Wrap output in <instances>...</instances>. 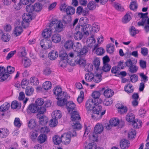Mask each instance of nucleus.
Segmentation results:
<instances>
[{"label":"nucleus","mask_w":149,"mask_h":149,"mask_svg":"<svg viewBox=\"0 0 149 149\" xmlns=\"http://www.w3.org/2000/svg\"><path fill=\"white\" fill-rule=\"evenodd\" d=\"M136 133L134 130L132 129L129 131L128 132V137L129 139H132L135 137Z\"/></svg>","instance_id":"obj_46"},{"label":"nucleus","mask_w":149,"mask_h":149,"mask_svg":"<svg viewBox=\"0 0 149 149\" xmlns=\"http://www.w3.org/2000/svg\"><path fill=\"white\" fill-rule=\"evenodd\" d=\"M22 62L25 68L29 67L31 64V60L26 57L22 58Z\"/></svg>","instance_id":"obj_24"},{"label":"nucleus","mask_w":149,"mask_h":149,"mask_svg":"<svg viewBox=\"0 0 149 149\" xmlns=\"http://www.w3.org/2000/svg\"><path fill=\"white\" fill-rule=\"evenodd\" d=\"M73 42L71 40H68L65 42L64 44V47L66 49H70L71 48H72V46H73Z\"/></svg>","instance_id":"obj_54"},{"label":"nucleus","mask_w":149,"mask_h":149,"mask_svg":"<svg viewBox=\"0 0 149 149\" xmlns=\"http://www.w3.org/2000/svg\"><path fill=\"white\" fill-rule=\"evenodd\" d=\"M21 107V104L19 103L17 101H13L11 104V107L12 109H15L16 108H20Z\"/></svg>","instance_id":"obj_43"},{"label":"nucleus","mask_w":149,"mask_h":149,"mask_svg":"<svg viewBox=\"0 0 149 149\" xmlns=\"http://www.w3.org/2000/svg\"><path fill=\"white\" fill-rule=\"evenodd\" d=\"M38 106L35 104H31L28 107V111L31 113H36L38 112Z\"/></svg>","instance_id":"obj_13"},{"label":"nucleus","mask_w":149,"mask_h":149,"mask_svg":"<svg viewBox=\"0 0 149 149\" xmlns=\"http://www.w3.org/2000/svg\"><path fill=\"white\" fill-rule=\"evenodd\" d=\"M99 104L97 103V102L91 99H89L86 103V107L87 111L92 110L96 104Z\"/></svg>","instance_id":"obj_5"},{"label":"nucleus","mask_w":149,"mask_h":149,"mask_svg":"<svg viewBox=\"0 0 149 149\" xmlns=\"http://www.w3.org/2000/svg\"><path fill=\"white\" fill-rule=\"evenodd\" d=\"M35 103L36 105L37 106L40 107L44 103V101L43 99L38 98L36 100Z\"/></svg>","instance_id":"obj_62"},{"label":"nucleus","mask_w":149,"mask_h":149,"mask_svg":"<svg viewBox=\"0 0 149 149\" xmlns=\"http://www.w3.org/2000/svg\"><path fill=\"white\" fill-rule=\"evenodd\" d=\"M53 91L56 98H64L65 96L67 97V93L65 92H62L61 88L59 86L55 87Z\"/></svg>","instance_id":"obj_4"},{"label":"nucleus","mask_w":149,"mask_h":149,"mask_svg":"<svg viewBox=\"0 0 149 149\" xmlns=\"http://www.w3.org/2000/svg\"><path fill=\"white\" fill-rule=\"evenodd\" d=\"M52 84L51 82L47 81L44 82L43 84L42 88L45 90H48L51 88Z\"/></svg>","instance_id":"obj_37"},{"label":"nucleus","mask_w":149,"mask_h":149,"mask_svg":"<svg viewBox=\"0 0 149 149\" xmlns=\"http://www.w3.org/2000/svg\"><path fill=\"white\" fill-rule=\"evenodd\" d=\"M61 40V35L58 34H54L52 37V41L55 43L59 42Z\"/></svg>","instance_id":"obj_17"},{"label":"nucleus","mask_w":149,"mask_h":149,"mask_svg":"<svg viewBox=\"0 0 149 149\" xmlns=\"http://www.w3.org/2000/svg\"><path fill=\"white\" fill-rule=\"evenodd\" d=\"M39 119L40 124L42 125H46L48 121V119L46 117L42 116L40 117Z\"/></svg>","instance_id":"obj_63"},{"label":"nucleus","mask_w":149,"mask_h":149,"mask_svg":"<svg viewBox=\"0 0 149 149\" xmlns=\"http://www.w3.org/2000/svg\"><path fill=\"white\" fill-rule=\"evenodd\" d=\"M38 134V132L37 131H32L30 133V137L32 140L33 141L37 138Z\"/></svg>","instance_id":"obj_48"},{"label":"nucleus","mask_w":149,"mask_h":149,"mask_svg":"<svg viewBox=\"0 0 149 149\" xmlns=\"http://www.w3.org/2000/svg\"><path fill=\"white\" fill-rule=\"evenodd\" d=\"M75 8L72 7L68 6L66 9V12L68 15H71L75 13Z\"/></svg>","instance_id":"obj_47"},{"label":"nucleus","mask_w":149,"mask_h":149,"mask_svg":"<svg viewBox=\"0 0 149 149\" xmlns=\"http://www.w3.org/2000/svg\"><path fill=\"white\" fill-rule=\"evenodd\" d=\"M62 142L65 144H69L70 141L71 134L68 133H65L61 136Z\"/></svg>","instance_id":"obj_8"},{"label":"nucleus","mask_w":149,"mask_h":149,"mask_svg":"<svg viewBox=\"0 0 149 149\" xmlns=\"http://www.w3.org/2000/svg\"><path fill=\"white\" fill-rule=\"evenodd\" d=\"M135 118V116L134 114L132 113H129L126 116V120L129 122H132L134 120Z\"/></svg>","instance_id":"obj_33"},{"label":"nucleus","mask_w":149,"mask_h":149,"mask_svg":"<svg viewBox=\"0 0 149 149\" xmlns=\"http://www.w3.org/2000/svg\"><path fill=\"white\" fill-rule=\"evenodd\" d=\"M91 28L92 33L98 31L100 29L99 24L97 22L95 23L94 24H93V26L91 27Z\"/></svg>","instance_id":"obj_45"},{"label":"nucleus","mask_w":149,"mask_h":149,"mask_svg":"<svg viewBox=\"0 0 149 149\" xmlns=\"http://www.w3.org/2000/svg\"><path fill=\"white\" fill-rule=\"evenodd\" d=\"M47 139L46 135L44 134H40L38 137V141L40 143H44Z\"/></svg>","instance_id":"obj_30"},{"label":"nucleus","mask_w":149,"mask_h":149,"mask_svg":"<svg viewBox=\"0 0 149 149\" xmlns=\"http://www.w3.org/2000/svg\"><path fill=\"white\" fill-rule=\"evenodd\" d=\"M104 94L106 97L109 98L113 95V90L108 88L105 90L104 92Z\"/></svg>","instance_id":"obj_32"},{"label":"nucleus","mask_w":149,"mask_h":149,"mask_svg":"<svg viewBox=\"0 0 149 149\" xmlns=\"http://www.w3.org/2000/svg\"><path fill=\"white\" fill-rule=\"evenodd\" d=\"M109 123L111 125L116 126L119 124V120L118 119L114 118L111 119L109 120Z\"/></svg>","instance_id":"obj_34"},{"label":"nucleus","mask_w":149,"mask_h":149,"mask_svg":"<svg viewBox=\"0 0 149 149\" xmlns=\"http://www.w3.org/2000/svg\"><path fill=\"white\" fill-rule=\"evenodd\" d=\"M113 6L116 9L120 11H124V8L122 7L120 5L119 3L114 2L113 3Z\"/></svg>","instance_id":"obj_59"},{"label":"nucleus","mask_w":149,"mask_h":149,"mask_svg":"<svg viewBox=\"0 0 149 149\" xmlns=\"http://www.w3.org/2000/svg\"><path fill=\"white\" fill-rule=\"evenodd\" d=\"M102 80L101 75L100 74H97L94 75L93 77V81L95 83H98Z\"/></svg>","instance_id":"obj_41"},{"label":"nucleus","mask_w":149,"mask_h":149,"mask_svg":"<svg viewBox=\"0 0 149 149\" xmlns=\"http://www.w3.org/2000/svg\"><path fill=\"white\" fill-rule=\"evenodd\" d=\"M33 5L34 12H39L42 10L43 8V5L41 3L39 2H37L35 3Z\"/></svg>","instance_id":"obj_23"},{"label":"nucleus","mask_w":149,"mask_h":149,"mask_svg":"<svg viewBox=\"0 0 149 149\" xmlns=\"http://www.w3.org/2000/svg\"><path fill=\"white\" fill-rule=\"evenodd\" d=\"M98 46V44L95 45L93 49V51H95V52L98 55L100 56L104 53L105 50L102 47L97 48Z\"/></svg>","instance_id":"obj_14"},{"label":"nucleus","mask_w":149,"mask_h":149,"mask_svg":"<svg viewBox=\"0 0 149 149\" xmlns=\"http://www.w3.org/2000/svg\"><path fill=\"white\" fill-rule=\"evenodd\" d=\"M148 13H139L138 15L140 18H142V21L145 24L148 18Z\"/></svg>","instance_id":"obj_38"},{"label":"nucleus","mask_w":149,"mask_h":149,"mask_svg":"<svg viewBox=\"0 0 149 149\" xmlns=\"http://www.w3.org/2000/svg\"><path fill=\"white\" fill-rule=\"evenodd\" d=\"M100 93L97 91H94L92 94V96L94 99L93 100L97 102V104H100L102 102V100L100 98Z\"/></svg>","instance_id":"obj_9"},{"label":"nucleus","mask_w":149,"mask_h":149,"mask_svg":"<svg viewBox=\"0 0 149 149\" xmlns=\"http://www.w3.org/2000/svg\"><path fill=\"white\" fill-rule=\"evenodd\" d=\"M104 127L101 124L97 123L95 126L94 128V132L90 135L89 138L92 141H97V134L101 133L103 131Z\"/></svg>","instance_id":"obj_3"},{"label":"nucleus","mask_w":149,"mask_h":149,"mask_svg":"<svg viewBox=\"0 0 149 149\" xmlns=\"http://www.w3.org/2000/svg\"><path fill=\"white\" fill-rule=\"evenodd\" d=\"M125 91L128 93H131L134 91V88L132 84L130 83L125 86Z\"/></svg>","instance_id":"obj_29"},{"label":"nucleus","mask_w":149,"mask_h":149,"mask_svg":"<svg viewBox=\"0 0 149 149\" xmlns=\"http://www.w3.org/2000/svg\"><path fill=\"white\" fill-rule=\"evenodd\" d=\"M9 133V131L8 129L3 128L0 129V137L1 138H6Z\"/></svg>","instance_id":"obj_20"},{"label":"nucleus","mask_w":149,"mask_h":149,"mask_svg":"<svg viewBox=\"0 0 149 149\" xmlns=\"http://www.w3.org/2000/svg\"><path fill=\"white\" fill-rule=\"evenodd\" d=\"M129 141L127 140L123 139L121 140L120 143V146L122 149H125L127 148L129 146Z\"/></svg>","instance_id":"obj_27"},{"label":"nucleus","mask_w":149,"mask_h":149,"mask_svg":"<svg viewBox=\"0 0 149 149\" xmlns=\"http://www.w3.org/2000/svg\"><path fill=\"white\" fill-rule=\"evenodd\" d=\"M30 82L31 84L32 85H37L39 83L38 79L35 77H31L30 79Z\"/></svg>","instance_id":"obj_49"},{"label":"nucleus","mask_w":149,"mask_h":149,"mask_svg":"<svg viewBox=\"0 0 149 149\" xmlns=\"http://www.w3.org/2000/svg\"><path fill=\"white\" fill-rule=\"evenodd\" d=\"M94 75L92 73H88L86 74L85 75V79L86 81H91L93 80Z\"/></svg>","instance_id":"obj_40"},{"label":"nucleus","mask_w":149,"mask_h":149,"mask_svg":"<svg viewBox=\"0 0 149 149\" xmlns=\"http://www.w3.org/2000/svg\"><path fill=\"white\" fill-rule=\"evenodd\" d=\"M52 116L53 118L56 119H59L62 116L61 112L59 110H55L52 113Z\"/></svg>","instance_id":"obj_26"},{"label":"nucleus","mask_w":149,"mask_h":149,"mask_svg":"<svg viewBox=\"0 0 149 149\" xmlns=\"http://www.w3.org/2000/svg\"><path fill=\"white\" fill-rule=\"evenodd\" d=\"M59 57L63 60L66 59L68 57V55L65 51H61L60 52Z\"/></svg>","instance_id":"obj_57"},{"label":"nucleus","mask_w":149,"mask_h":149,"mask_svg":"<svg viewBox=\"0 0 149 149\" xmlns=\"http://www.w3.org/2000/svg\"><path fill=\"white\" fill-rule=\"evenodd\" d=\"M36 126V122L34 120L31 119L29 121L28 126L30 129L34 128Z\"/></svg>","instance_id":"obj_53"},{"label":"nucleus","mask_w":149,"mask_h":149,"mask_svg":"<svg viewBox=\"0 0 149 149\" xmlns=\"http://www.w3.org/2000/svg\"><path fill=\"white\" fill-rule=\"evenodd\" d=\"M58 56V53L55 50L51 51L48 54L49 58L52 60L56 59Z\"/></svg>","instance_id":"obj_22"},{"label":"nucleus","mask_w":149,"mask_h":149,"mask_svg":"<svg viewBox=\"0 0 149 149\" xmlns=\"http://www.w3.org/2000/svg\"><path fill=\"white\" fill-rule=\"evenodd\" d=\"M23 31L22 27L16 26L14 29L13 34L15 36H17L21 34Z\"/></svg>","instance_id":"obj_16"},{"label":"nucleus","mask_w":149,"mask_h":149,"mask_svg":"<svg viewBox=\"0 0 149 149\" xmlns=\"http://www.w3.org/2000/svg\"><path fill=\"white\" fill-rule=\"evenodd\" d=\"M76 105L72 101H69L66 103V107L69 113L73 112Z\"/></svg>","instance_id":"obj_11"},{"label":"nucleus","mask_w":149,"mask_h":149,"mask_svg":"<svg viewBox=\"0 0 149 149\" xmlns=\"http://www.w3.org/2000/svg\"><path fill=\"white\" fill-rule=\"evenodd\" d=\"M138 69V67L135 65H133L129 68V71L130 72L134 73L137 72Z\"/></svg>","instance_id":"obj_60"},{"label":"nucleus","mask_w":149,"mask_h":149,"mask_svg":"<svg viewBox=\"0 0 149 149\" xmlns=\"http://www.w3.org/2000/svg\"><path fill=\"white\" fill-rule=\"evenodd\" d=\"M79 28L82 30L84 34L86 35H88L89 34L92 33L91 26L90 24H87L83 26L82 25L80 26Z\"/></svg>","instance_id":"obj_7"},{"label":"nucleus","mask_w":149,"mask_h":149,"mask_svg":"<svg viewBox=\"0 0 149 149\" xmlns=\"http://www.w3.org/2000/svg\"><path fill=\"white\" fill-rule=\"evenodd\" d=\"M1 39L2 40L5 42L8 41L10 38V36L8 33H5L1 35Z\"/></svg>","instance_id":"obj_39"},{"label":"nucleus","mask_w":149,"mask_h":149,"mask_svg":"<svg viewBox=\"0 0 149 149\" xmlns=\"http://www.w3.org/2000/svg\"><path fill=\"white\" fill-rule=\"evenodd\" d=\"M53 26L55 32L59 33L63 31L65 26V23L63 21L52 22L50 23L49 27H52Z\"/></svg>","instance_id":"obj_2"},{"label":"nucleus","mask_w":149,"mask_h":149,"mask_svg":"<svg viewBox=\"0 0 149 149\" xmlns=\"http://www.w3.org/2000/svg\"><path fill=\"white\" fill-rule=\"evenodd\" d=\"M53 140L54 144L56 145H59L62 142L61 136L58 135L54 136L53 137Z\"/></svg>","instance_id":"obj_28"},{"label":"nucleus","mask_w":149,"mask_h":149,"mask_svg":"<svg viewBox=\"0 0 149 149\" xmlns=\"http://www.w3.org/2000/svg\"><path fill=\"white\" fill-rule=\"evenodd\" d=\"M10 107V104L7 102H5L0 107V111H4L8 110Z\"/></svg>","instance_id":"obj_36"},{"label":"nucleus","mask_w":149,"mask_h":149,"mask_svg":"<svg viewBox=\"0 0 149 149\" xmlns=\"http://www.w3.org/2000/svg\"><path fill=\"white\" fill-rule=\"evenodd\" d=\"M93 113L92 114L91 117L94 119L96 120L101 118L102 116L104 115L105 113V110H104L102 113L96 112L95 111H93Z\"/></svg>","instance_id":"obj_10"},{"label":"nucleus","mask_w":149,"mask_h":149,"mask_svg":"<svg viewBox=\"0 0 149 149\" xmlns=\"http://www.w3.org/2000/svg\"><path fill=\"white\" fill-rule=\"evenodd\" d=\"M22 19L23 22H28L32 20V16L29 13H25L22 15Z\"/></svg>","instance_id":"obj_25"},{"label":"nucleus","mask_w":149,"mask_h":149,"mask_svg":"<svg viewBox=\"0 0 149 149\" xmlns=\"http://www.w3.org/2000/svg\"><path fill=\"white\" fill-rule=\"evenodd\" d=\"M72 113L71 119L72 123L78 122L80 119V117L77 111H74Z\"/></svg>","instance_id":"obj_12"},{"label":"nucleus","mask_w":149,"mask_h":149,"mask_svg":"<svg viewBox=\"0 0 149 149\" xmlns=\"http://www.w3.org/2000/svg\"><path fill=\"white\" fill-rule=\"evenodd\" d=\"M132 17V14L130 12H127L122 18L123 22L124 23H127L131 20Z\"/></svg>","instance_id":"obj_15"},{"label":"nucleus","mask_w":149,"mask_h":149,"mask_svg":"<svg viewBox=\"0 0 149 149\" xmlns=\"http://www.w3.org/2000/svg\"><path fill=\"white\" fill-rule=\"evenodd\" d=\"M71 125L73 128L76 129H80L81 128V125L78 122H71Z\"/></svg>","instance_id":"obj_58"},{"label":"nucleus","mask_w":149,"mask_h":149,"mask_svg":"<svg viewBox=\"0 0 149 149\" xmlns=\"http://www.w3.org/2000/svg\"><path fill=\"white\" fill-rule=\"evenodd\" d=\"M26 11L30 13L34 11L33 5L30 4L26 6Z\"/></svg>","instance_id":"obj_56"},{"label":"nucleus","mask_w":149,"mask_h":149,"mask_svg":"<svg viewBox=\"0 0 149 149\" xmlns=\"http://www.w3.org/2000/svg\"><path fill=\"white\" fill-rule=\"evenodd\" d=\"M52 31V27H50L49 28L45 29L43 31L42 35L45 38L41 40L40 43L42 48L47 49L52 47V41L48 38L51 36Z\"/></svg>","instance_id":"obj_1"},{"label":"nucleus","mask_w":149,"mask_h":149,"mask_svg":"<svg viewBox=\"0 0 149 149\" xmlns=\"http://www.w3.org/2000/svg\"><path fill=\"white\" fill-rule=\"evenodd\" d=\"M142 122L140 120H136L134 121L132 123V125L135 128H139L141 126Z\"/></svg>","instance_id":"obj_51"},{"label":"nucleus","mask_w":149,"mask_h":149,"mask_svg":"<svg viewBox=\"0 0 149 149\" xmlns=\"http://www.w3.org/2000/svg\"><path fill=\"white\" fill-rule=\"evenodd\" d=\"M130 32L131 35L133 36L139 32V31L136 29L133 26H132L130 29Z\"/></svg>","instance_id":"obj_61"},{"label":"nucleus","mask_w":149,"mask_h":149,"mask_svg":"<svg viewBox=\"0 0 149 149\" xmlns=\"http://www.w3.org/2000/svg\"><path fill=\"white\" fill-rule=\"evenodd\" d=\"M58 123L57 119L53 118L51 119L49 122V125L51 127H55L57 125Z\"/></svg>","instance_id":"obj_64"},{"label":"nucleus","mask_w":149,"mask_h":149,"mask_svg":"<svg viewBox=\"0 0 149 149\" xmlns=\"http://www.w3.org/2000/svg\"><path fill=\"white\" fill-rule=\"evenodd\" d=\"M107 51L110 54H111L113 53L114 50V47L113 45L109 44L107 46Z\"/></svg>","instance_id":"obj_52"},{"label":"nucleus","mask_w":149,"mask_h":149,"mask_svg":"<svg viewBox=\"0 0 149 149\" xmlns=\"http://www.w3.org/2000/svg\"><path fill=\"white\" fill-rule=\"evenodd\" d=\"M116 106L118 109V112L120 114L125 113L128 111L127 107L122 104H117Z\"/></svg>","instance_id":"obj_6"},{"label":"nucleus","mask_w":149,"mask_h":149,"mask_svg":"<svg viewBox=\"0 0 149 149\" xmlns=\"http://www.w3.org/2000/svg\"><path fill=\"white\" fill-rule=\"evenodd\" d=\"M10 75L6 72L0 75V81H3L6 80Z\"/></svg>","instance_id":"obj_55"},{"label":"nucleus","mask_w":149,"mask_h":149,"mask_svg":"<svg viewBox=\"0 0 149 149\" xmlns=\"http://www.w3.org/2000/svg\"><path fill=\"white\" fill-rule=\"evenodd\" d=\"M34 89L32 87H27L25 90V93L28 96L32 95L34 92Z\"/></svg>","instance_id":"obj_42"},{"label":"nucleus","mask_w":149,"mask_h":149,"mask_svg":"<svg viewBox=\"0 0 149 149\" xmlns=\"http://www.w3.org/2000/svg\"><path fill=\"white\" fill-rule=\"evenodd\" d=\"M96 6L97 4L95 2L91 1L88 4L87 7L89 10H93L95 9Z\"/></svg>","instance_id":"obj_31"},{"label":"nucleus","mask_w":149,"mask_h":149,"mask_svg":"<svg viewBox=\"0 0 149 149\" xmlns=\"http://www.w3.org/2000/svg\"><path fill=\"white\" fill-rule=\"evenodd\" d=\"M88 51V47L86 46H84L83 48H81L80 51L77 52L78 56L80 57L84 56L87 53Z\"/></svg>","instance_id":"obj_18"},{"label":"nucleus","mask_w":149,"mask_h":149,"mask_svg":"<svg viewBox=\"0 0 149 149\" xmlns=\"http://www.w3.org/2000/svg\"><path fill=\"white\" fill-rule=\"evenodd\" d=\"M82 47V45L79 42H77L73 43L72 49L74 51H77Z\"/></svg>","instance_id":"obj_35"},{"label":"nucleus","mask_w":149,"mask_h":149,"mask_svg":"<svg viewBox=\"0 0 149 149\" xmlns=\"http://www.w3.org/2000/svg\"><path fill=\"white\" fill-rule=\"evenodd\" d=\"M74 37L75 40H79L82 38L83 34L80 31H77L74 33Z\"/></svg>","instance_id":"obj_50"},{"label":"nucleus","mask_w":149,"mask_h":149,"mask_svg":"<svg viewBox=\"0 0 149 149\" xmlns=\"http://www.w3.org/2000/svg\"><path fill=\"white\" fill-rule=\"evenodd\" d=\"M65 97L64 98H56L58 100L57 102V104L59 106H62L64 105L66 103V101L67 99H69L70 98V96L67 95V97L65 96Z\"/></svg>","instance_id":"obj_19"},{"label":"nucleus","mask_w":149,"mask_h":149,"mask_svg":"<svg viewBox=\"0 0 149 149\" xmlns=\"http://www.w3.org/2000/svg\"><path fill=\"white\" fill-rule=\"evenodd\" d=\"M95 42L96 40L94 36H92L87 39L86 42L87 45L90 47H92L94 45Z\"/></svg>","instance_id":"obj_21"},{"label":"nucleus","mask_w":149,"mask_h":149,"mask_svg":"<svg viewBox=\"0 0 149 149\" xmlns=\"http://www.w3.org/2000/svg\"><path fill=\"white\" fill-rule=\"evenodd\" d=\"M93 64L96 70H98L100 65V61L99 59L97 57L94 58L93 61Z\"/></svg>","instance_id":"obj_44"}]
</instances>
